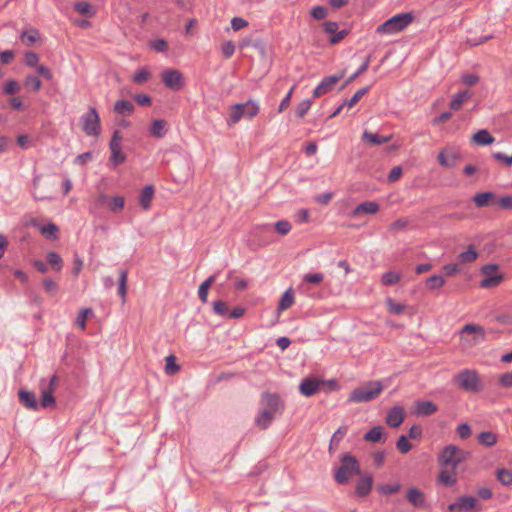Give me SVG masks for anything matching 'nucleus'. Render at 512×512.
Wrapping results in <instances>:
<instances>
[{
	"label": "nucleus",
	"mask_w": 512,
	"mask_h": 512,
	"mask_svg": "<svg viewBox=\"0 0 512 512\" xmlns=\"http://www.w3.org/2000/svg\"><path fill=\"white\" fill-rule=\"evenodd\" d=\"M404 417H405L404 408L402 406L396 405V406L392 407L389 410V412L387 413L386 423L390 427L396 428V427H399L403 423Z\"/></svg>",
	"instance_id": "15"
},
{
	"label": "nucleus",
	"mask_w": 512,
	"mask_h": 512,
	"mask_svg": "<svg viewBox=\"0 0 512 512\" xmlns=\"http://www.w3.org/2000/svg\"><path fill=\"white\" fill-rule=\"evenodd\" d=\"M312 103H313V100H310V99H305L302 102H300L296 107L297 117L303 118L309 111Z\"/></svg>",
	"instance_id": "53"
},
{
	"label": "nucleus",
	"mask_w": 512,
	"mask_h": 512,
	"mask_svg": "<svg viewBox=\"0 0 512 512\" xmlns=\"http://www.w3.org/2000/svg\"><path fill=\"white\" fill-rule=\"evenodd\" d=\"M437 158L441 166L446 168H452L456 165V162L460 158V155L455 151L445 149L438 154Z\"/></svg>",
	"instance_id": "18"
},
{
	"label": "nucleus",
	"mask_w": 512,
	"mask_h": 512,
	"mask_svg": "<svg viewBox=\"0 0 512 512\" xmlns=\"http://www.w3.org/2000/svg\"><path fill=\"white\" fill-rule=\"evenodd\" d=\"M380 209V206L375 201H365L360 203L355 207V209L351 212L353 217H356L360 214H376Z\"/></svg>",
	"instance_id": "19"
},
{
	"label": "nucleus",
	"mask_w": 512,
	"mask_h": 512,
	"mask_svg": "<svg viewBox=\"0 0 512 512\" xmlns=\"http://www.w3.org/2000/svg\"><path fill=\"white\" fill-rule=\"evenodd\" d=\"M370 87H364L359 89L349 100H346L345 103L349 108L355 106L358 101L369 91Z\"/></svg>",
	"instance_id": "52"
},
{
	"label": "nucleus",
	"mask_w": 512,
	"mask_h": 512,
	"mask_svg": "<svg viewBox=\"0 0 512 512\" xmlns=\"http://www.w3.org/2000/svg\"><path fill=\"white\" fill-rule=\"evenodd\" d=\"M127 280H128V272H127V270H120V272H119L118 294L121 297L123 303H125V301H126Z\"/></svg>",
	"instance_id": "34"
},
{
	"label": "nucleus",
	"mask_w": 512,
	"mask_h": 512,
	"mask_svg": "<svg viewBox=\"0 0 512 512\" xmlns=\"http://www.w3.org/2000/svg\"><path fill=\"white\" fill-rule=\"evenodd\" d=\"M74 9L78 13H80L82 15H86L88 17H93L96 13L95 10L93 9V7L88 2H84V1L76 2L74 4Z\"/></svg>",
	"instance_id": "45"
},
{
	"label": "nucleus",
	"mask_w": 512,
	"mask_h": 512,
	"mask_svg": "<svg viewBox=\"0 0 512 512\" xmlns=\"http://www.w3.org/2000/svg\"><path fill=\"white\" fill-rule=\"evenodd\" d=\"M241 104L243 105L244 116L251 119L259 113L260 108L257 102L248 100L246 103Z\"/></svg>",
	"instance_id": "44"
},
{
	"label": "nucleus",
	"mask_w": 512,
	"mask_h": 512,
	"mask_svg": "<svg viewBox=\"0 0 512 512\" xmlns=\"http://www.w3.org/2000/svg\"><path fill=\"white\" fill-rule=\"evenodd\" d=\"M20 91V85L16 80H9L4 86V92L7 95H13Z\"/></svg>",
	"instance_id": "63"
},
{
	"label": "nucleus",
	"mask_w": 512,
	"mask_h": 512,
	"mask_svg": "<svg viewBox=\"0 0 512 512\" xmlns=\"http://www.w3.org/2000/svg\"><path fill=\"white\" fill-rule=\"evenodd\" d=\"M38 35L39 34H38V31L36 29H31L29 31H23L20 38H21V41L26 46H31L37 40Z\"/></svg>",
	"instance_id": "49"
},
{
	"label": "nucleus",
	"mask_w": 512,
	"mask_h": 512,
	"mask_svg": "<svg viewBox=\"0 0 512 512\" xmlns=\"http://www.w3.org/2000/svg\"><path fill=\"white\" fill-rule=\"evenodd\" d=\"M385 304H386L387 310H388V312L390 314L400 315L405 310V305L404 304L396 302L391 297L386 298Z\"/></svg>",
	"instance_id": "38"
},
{
	"label": "nucleus",
	"mask_w": 512,
	"mask_h": 512,
	"mask_svg": "<svg viewBox=\"0 0 512 512\" xmlns=\"http://www.w3.org/2000/svg\"><path fill=\"white\" fill-rule=\"evenodd\" d=\"M213 311L217 315L226 316L228 313V305L226 302H224L222 300L214 301Z\"/></svg>",
	"instance_id": "59"
},
{
	"label": "nucleus",
	"mask_w": 512,
	"mask_h": 512,
	"mask_svg": "<svg viewBox=\"0 0 512 512\" xmlns=\"http://www.w3.org/2000/svg\"><path fill=\"white\" fill-rule=\"evenodd\" d=\"M445 284V280L442 276L432 275L427 278L426 285L428 289L435 290L442 287Z\"/></svg>",
	"instance_id": "51"
},
{
	"label": "nucleus",
	"mask_w": 512,
	"mask_h": 512,
	"mask_svg": "<svg viewBox=\"0 0 512 512\" xmlns=\"http://www.w3.org/2000/svg\"><path fill=\"white\" fill-rule=\"evenodd\" d=\"M262 400L265 402L266 408L255 419L256 425L262 429H267L276 415H281L285 409V403L276 393L264 392Z\"/></svg>",
	"instance_id": "1"
},
{
	"label": "nucleus",
	"mask_w": 512,
	"mask_h": 512,
	"mask_svg": "<svg viewBox=\"0 0 512 512\" xmlns=\"http://www.w3.org/2000/svg\"><path fill=\"white\" fill-rule=\"evenodd\" d=\"M92 314H93V310L90 308L81 309L79 311L77 319H76V325L80 329L85 330L87 318L89 315H92Z\"/></svg>",
	"instance_id": "50"
},
{
	"label": "nucleus",
	"mask_w": 512,
	"mask_h": 512,
	"mask_svg": "<svg viewBox=\"0 0 512 512\" xmlns=\"http://www.w3.org/2000/svg\"><path fill=\"white\" fill-rule=\"evenodd\" d=\"M471 139L479 146L490 145L495 141V138L485 129H481L474 133Z\"/></svg>",
	"instance_id": "24"
},
{
	"label": "nucleus",
	"mask_w": 512,
	"mask_h": 512,
	"mask_svg": "<svg viewBox=\"0 0 512 512\" xmlns=\"http://www.w3.org/2000/svg\"><path fill=\"white\" fill-rule=\"evenodd\" d=\"M165 372L167 375H175L179 370L180 366L176 363V357L174 355H169L165 359Z\"/></svg>",
	"instance_id": "47"
},
{
	"label": "nucleus",
	"mask_w": 512,
	"mask_h": 512,
	"mask_svg": "<svg viewBox=\"0 0 512 512\" xmlns=\"http://www.w3.org/2000/svg\"><path fill=\"white\" fill-rule=\"evenodd\" d=\"M152 49L156 52H166L168 50V42L165 39H156L150 43Z\"/></svg>",
	"instance_id": "64"
},
{
	"label": "nucleus",
	"mask_w": 512,
	"mask_h": 512,
	"mask_svg": "<svg viewBox=\"0 0 512 512\" xmlns=\"http://www.w3.org/2000/svg\"><path fill=\"white\" fill-rule=\"evenodd\" d=\"M413 19L411 12L397 14L379 25L376 31L380 34H394L404 30Z\"/></svg>",
	"instance_id": "5"
},
{
	"label": "nucleus",
	"mask_w": 512,
	"mask_h": 512,
	"mask_svg": "<svg viewBox=\"0 0 512 512\" xmlns=\"http://www.w3.org/2000/svg\"><path fill=\"white\" fill-rule=\"evenodd\" d=\"M125 205V199L122 196H115L111 199L109 203V209L112 212H118L121 211L124 208Z\"/></svg>",
	"instance_id": "56"
},
{
	"label": "nucleus",
	"mask_w": 512,
	"mask_h": 512,
	"mask_svg": "<svg viewBox=\"0 0 512 512\" xmlns=\"http://www.w3.org/2000/svg\"><path fill=\"white\" fill-rule=\"evenodd\" d=\"M393 138V135L382 136L376 133L365 131L362 135V140L371 145L378 146L384 143H388Z\"/></svg>",
	"instance_id": "21"
},
{
	"label": "nucleus",
	"mask_w": 512,
	"mask_h": 512,
	"mask_svg": "<svg viewBox=\"0 0 512 512\" xmlns=\"http://www.w3.org/2000/svg\"><path fill=\"white\" fill-rule=\"evenodd\" d=\"M371 56L369 55L365 61L362 63V65L358 68L355 73H353L341 86V90L344 89L346 86H348L350 83H352L354 80H356L361 74H363L369 67Z\"/></svg>",
	"instance_id": "37"
},
{
	"label": "nucleus",
	"mask_w": 512,
	"mask_h": 512,
	"mask_svg": "<svg viewBox=\"0 0 512 512\" xmlns=\"http://www.w3.org/2000/svg\"><path fill=\"white\" fill-rule=\"evenodd\" d=\"M497 480L504 486L512 485V471L506 468H500L496 471Z\"/></svg>",
	"instance_id": "39"
},
{
	"label": "nucleus",
	"mask_w": 512,
	"mask_h": 512,
	"mask_svg": "<svg viewBox=\"0 0 512 512\" xmlns=\"http://www.w3.org/2000/svg\"><path fill=\"white\" fill-rule=\"evenodd\" d=\"M396 447L402 454H406L412 449V445L405 435H401L398 438Z\"/></svg>",
	"instance_id": "54"
},
{
	"label": "nucleus",
	"mask_w": 512,
	"mask_h": 512,
	"mask_svg": "<svg viewBox=\"0 0 512 512\" xmlns=\"http://www.w3.org/2000/svg\"><path fill=\"white\" fill-rule=\"evenodd\" d=\"M242 117H244L243 105L240 103L232 105L229 110L227 124L233 126L238 123Z\"/></svg>",
	"instance_id": "27"
},
{
	"label": "nucleus",
	"mask_w": 512,
	"mask_h": 512,
	"mask_svg": "<svg viewBox=\"0 0 512 512\" xmlns=\"http://www.w3.org/2000/svg\"><path fill=\"white\" fill-rule=\"evenodd\" d=\"M496 207H498L499 209H502V210H511L512 209V196H509V195L502 196V197L497 196Z\"/></svg>",
	"instance_id": "57"
},
{
	"label": "nucleus",
	"mask_w": 512,
	"mask_h": 512,
	"mask_svg": "<svg viewBox=\"0 0 512 512\" xmlns=\"http://www.w3.org/2000/svg\"><path fill=\"white\" fill-rule=\"evenodd\" d=\"M455 381L465 391H480V378L475 370L465 369L456 375Z\"/></svg>",
	"instance_id": "6"
},
{
	"label": "nucleus",
	"mask_w": 512,
	"mask_h": 512,
	"mask_svg": "<svg viewBox=\"0 0 512 512\" xmlns=\"http://www.w3.org/2000/svg\"><path fill=\"white\" fill-rule=\"evenodd\" d=\"M38 228L41 231V233L47 238H58V227L54 223L49 222L47 225L39 226Z\"/></svg>",
	"instance_id": "46"
},
{
	"label": "nucleus",
	"mask_w": 512,
	"mask_h": 512,
	"mask_svg": "<svg viewBox=\"0 0 512 512\" xmlns=\"http://www.w3.org/2000/svg\"><path fill=\"white\" fill-rule=\"evenodd\" d=\"M383 435L384 428L382 426H374L364 435V440L372 443H377L383 439Z\"/></svg>",
	"instance_id": "32"
},
{
	"label": "nucleus",
	"mask_w": 512,
	"mask_h": 512,
	"mask_svg": "<svg viewBox=\"0 0 512 512\" xmlns=\"http://www.w3.org/2000/svg\"><path fill=\"white\" fill-rule=\"evenodd\" d=\"M292 226L289 221L287 220H280L275 223V230L280 235H286L290 232Z\"/></svg>",
	"instance_id": "60"
},
{
	"label": "nucleus",
	"mask_w": 512,
	"mask_h": 512,
	"mask_svg": "<svg viewBox=\"0 0 512 512\" xmlns=\"http://www.w3.org/2000/svg\"><path fill=\"white\" fill-rule=\"evenodd\" d=\"M345 71L340 72L337 75H331L324 77L319 85L313 91V98H318L328 92H330L334 86L344 77Z\"/></svg>",
	"instance_id": "12"
},
{
	"label": "nucleus",
	"mask_w": 512,
	"mask_h": 512,
	"mask_svg": "<svg viewBox=\"0 0 512 512\" xmlns=\"http://www.w3.org/2000/svg\"><path fill=\"white\" fill-rule=\"evenodd\" d=\"M18 395H19L20 402L26 408L31 409V410H37L38 403H37V400H36V396H35V394L33 392L26 391V390H20Z\"/></svg>",
	"instance_id": "23"
},
{
	"label": "nucleus",
	"mask_w": 512,
	"mask_h": 512,
	"mask_svg": "<svg viewBox=\"0 0 512 512\" xmlns=\"http://www.w3.org/2000/svg\"><path fill=\"white\" fill-rule=\"evenodd\" d=\"M348 432V426L343 425L340 426L336 432L332 435L330 443H329V453H333L334 450L338 447L341 440Z\"/></svg>",
	"instance_id": "28"
},
{
	"label": "nucleus",
	"mask_w": 512,
	"mask_h": 512,
	"mask_svg": "<svg viewBox=\"0 0 512 512\" xmlns=\"http://www.w3.org/2000/svg\"><path fill=\"white\" fill-rule=\"evenodd\" d=\"M47 263L56 272H59L62 270L63 260H62L61 256L56 252L51 251V252L47 253Z\"/></svg>",
	"instance_id": "35"
},
{
	"label": "nucleus",
	"mask_w": 512,
	"mask_h": 512,
	"mask_svg": "<svg viewBox=\"0 0 512 512\" xmlns=\"http://www.w3.org/2000/svg\"><path fill=\"white\" fill-rule=\"evenodd\" d=\"M438 481L447 487L454 486L457 482L455 469L452 468L451 471H449V470L440 471V473L438 475Z\"/></svg>",
	"instance_id": "29"
},
{
	"label": "nucleus",
	"mask_w": 512,
	"mask_h": 512,
	"mask_svg": "<svg viewBox=\"0 0 512 512\" xmlns=\"http://www.w3.org/2000/svg\"><path fill=\"white\" fill-rule=\"evenodd\" d=\"M381 381L372 380L353 389L348 397L349 403H365L376 399L383 391Z\"/></svg>",
	"instance_id": "2"
},
{
	"label": "nucleus",
	"mask_w": 512,
	"mask_h": 512,
	"mask_svg": "<svg viewBox=\"0 0 512 512\" xmlns=\"http://www.w3.org/2000/svg\"><path fill=\"white\" fill-rule=\"evenodd\" d=\"M325 381L319 380L316 377H307L303 379L299 385V391L306 397H311L319 392Z\"/></svg>",
	"instance_id": "13"
},
{
	"label": "nucleus",
	"mask_w": 512,
	"mask_h": 512,
	"mask_svg": "<svg viewBox=\"0 0 512 512\" xmlns=\"http://www.w3.org/2000/svg\"><path fill=\"white\" fill-rule=\"evenodd\" d=\"M470 456L471 453L469 451H465L455 445L450 444L442 449L438 456V463L442 467L451 466L453 469H456L459 464L467 460Z\"/></svg>",
	"instance_id": "4"
},
{
	"label": "nucleus",
	"mask_w": 512,
	"mask_h": 512,
	"mask_svg": "<svg viewBox=\"0 0 512 512\" xmlns=\"http://www.w3.org/2000/svg\"><path fill=\"white\" fill-rule=\"evenodd\" d=\"M361 472L359 461L350 453H345L340 457V466L335 469L334 479L344 485L349 482L352 476L359 475Z\"/></svg>",
	"instance_id": "3"
},
{
	"label": "nucleus",
	"mask_w": 512,
	"mask_h": 512,
	"mask_svg": "<svg viewBox=\"0 0 512 512\" xmlns=\"http://www.w3.org/2000/svg\"><path fill=\"white\" fill-rule=\"evenodd\" d=\"M328 14V9L324 6H315L311 9V15L316 20H323Z\"/></svg>",
	"instance_id": "61"
},
{
	"label": "nucleus",
	"mask_w": 512,
	"mask_h": 512,
	"mask_svg": "<svg viewBox=\"0 0 512 512\" xmlns=\"http://www.w3.org/2000/svg\"><path fill=\"white\" fill-rule=\"evenodd\" d=\"M405 498L412 506L416 508L423 507L426 501L424 492L417 487H410L406 491Z\"/></svg>",
	"instance_id": "16"
},
{
	"label": "nucleus",
	"mask_w": 512,
	"mask_h": 512,
	"mask_svg": "<svg viewBox=\"0 0 512 512\" xmlns=\"http://www.w3.org/2000/svg\"><path fill=\"white\" fill-rule=\"evenodd\" d=\"M42 85L41 80L35 75H28L24 80V86L27 90L37 92Z\"/></svg>",
	"instance_id": "42"
},
{
	"label": "nucleus",
	"mask_w": 512,
	"mask_h": 512,
	"mask_svg": "<svg viewBox=\"0 0 512 512\" xmlns=\"http://www.w3.org/2000/svg\"><path fill=\"white\" fill-rule=\"evenodd\" d=\"M376 489L382 495H391L400 491L401 484L399 482L394 484H378Z\"/></svg>",
	"instance_id": "40"
},
{
	"label": "nucleus",
	"mask_w": 512,
	"mask_h": 512,
	"mask_svg": "<svg viewBox=\"0 0 512 512\" xmlns=\"http://www.w3.org/2000/svg\"><path fill=\"white\" fill-rule=\"evenodd\" d=\"M41 177L39 175L35 176L33 179V198L36 201H42V200H48L51 199L50 193H42L38 191L39 185H40Z\"/></svg>",
	"instance_id": "48"
},
{
	"label": "nucleus",
	"mask_w": 512,
	"mask_h": 512,
	"mask_svg": "<svg viewBox=\"0 0 512 512\" xmlns=\"http://www.w3.org/2000/svg\"><path fill=\"white\" fill-rule=\"evenodd\" d=\"M472 201L477 208L496 207L497 194L492 191L476 193Z\"/></svg>",
	"instance_id": "14"
},
{
	"label": "nucleus",
	"mask_w": 512,
	"mask_h": 512,
	"mask_svg": "<svg viewBox=\"0 0 512 512\" xmlns=\"http://www.w3.org/2000/svg\"><path fill=\"white\" fill-rule=\"evenodd\" d=\"M491 156L493 159L501 163L503 166L512 167V155L507 156L502 152H493Z\"/></svg>",
	"instance_id": "55"
},
{
	"label": "nucleus",
	"mask_w": 512,
	"mask_h": 512,
	"mask_svg": "<svg viewBox=\"0 0 512 512\" xmlns=\"http://www.w3.org/2000/svg\"><path fill=\"white\" fill-rule=\"evenodd\" d=\"M167 122L163 119H157L152 122L150 133L156 138H163L167 134Z\"/></svg>",
	"instance_id": "25"
},
{
	"label": "nucleus",
	"mask_w": 512,
	"mask_h": 512,
	"mask_svg": "<svg viewBox=\"0 0 512 512\" xmlns=\"http://www.w3.org/2000/svg\"><path fill=\"white\" fill-rule=\"evenodd\" d=\"M122 134L119 130H115L112 134V138L109 143V148L111 151L110 162L117 166L126 161V154L122 151Z\"/></svg>",
	"instance_id": "10"
},
{
	"label": "nucleus",
	"mask_w": 512,
	"mask_h": 512,
	"mask_svg": "<svg viewBox=\"0 0 512 512\" xmlns=\"http://www.w3.org/2000/svg\"><path fill=\"white\" fill-rule=\"evenodd\" d=\"M82 130L88 136H99L101 132L100 117L94 107L89 108V111L81 117Z\"/></svg>",
	"instance_id": "7"
},
{
	"label": "nucleus",
	"mask_w": 512,
	"mask_h": 512,
	"mask_svg": "<svg viewBox=\"0 0 512 512\" xmlns=\"http://www.w3.org/2000/svg\"><path fill=\"white\" fill-rule=\"evenodd\" d=\"M154 196V187L152 185H147L141 191L139 197V203L144 210H147L151 206V201Z\"/></svg>",
	"instance_id": "26"
},
{
	"label": "nucleus",
	"mask_w": 512,
	"mask_h": 512,
	"mask_svg": "<svg viewBox=\"0 0 512 512\" xmlns=\"http://www.w3.org/2000/svg\"><path fill=\"white\" fill-rule=\"evenodd\" d=\"M470 97H471V94L467 90H464V91H461V92L455 94L452 97V100L450 101V104H449L450 109H452L454 111L459 110L461 108V106L463 105V103L466 102Z\"/></svg>",
	"instance_id": "31"
},
{
	"label": "nucleus",
	"mask_w": 512,
	"mask_h": 512,
	"mask_svg": "<svg viewBox=\"0 0 512 512\" xmlns=\"http://www.w3.org/2000/svg\"><path fill=\"white\" fill-rule=\"evenodd\" d=\"M41 405L44 408L50 407L55 404V398L53 396V392L49 390H43L41 396Z\"/></svg>",
	"instance_id": "58"
},
{
	"label": "nucleus",
	"mask_w": 512,
	"mask_h": 512,
	"mask_svg": "<svg viewBox=\"0 0 512 512\" xmlns=\"http://www.w3.org/2000/svg\"><path fill=\"white\" fill-rule=\"evenodd\" d=\"M161 79L164 85L174 91H179L184 86L183 75L179 70L167 69L162 72Z\"/></svg>",
	"instance_id": "11"
},
{
	"label": "nucleus",
	"mask_w": 512,
	"mask_h": 512,
	"mask_svg": "<svg viewBox=\"0 0 512 512\" xmlns=\"http://www.w3.org/2000/svg\"><path fill=\"white\" fill-rule=\"evenodd\" d=\"M499 266L497 264H486L482 266L481 273L484 278L480 281V287L484 289L497 287L503 280L504 276L498 274Z\"/></svg>",
	"instance_id": "8"
},
{
	"label": "nucleus",
	"mask_w": 512,
	"mask_h": 512,
	"mask_svg": "<svg viewBox=\"0 0 512 512\" xmlns=\"http://www.w3.org/2000/svg\"><path fill=\"white\" fill-rule=\"evenodd\" d=\"M294 303V292L292 288L287 289L284 294L282 295L279 304H278V310L284 311L289 309Z\"/></svg>",
	"instance_id": "33"
},
{
	"label": "nucleus",
	"mask_w": 512,
	"mask_h": 512,
	"mask_svg": "<svg viewBox=\"0 0 512 512\" xmlns=\"http://www.w3.org/2000/svg\"><path fill=\"white\" fill-rule=\"evenodd\" d=\"M438 411V406L432 401H418L415 413L419 416H430Z\"/></svg>",
	"instance_id": "22"
},
{
	"label": "nucleus",
	"mask_w": 512,
	"mask_h": 512,
	"mask_svg": "<svg viewBox=\"0 0 512 512\" xmlns=\"http://www.w3.org/2000/svg\"><path fill=\"white\" fill-rule=\"evenodd\" d=\"M114 111L121 115L131 114L134 111V105L128 100H119L114 105Z\"/></svg>",
	"instance_id": "36"
},
{
	"label": "nucleus",
	"mask_w": 512,
	"mask_h": 512,
	"mask_svg": "<svg viewBox=\"0 0 512 512\" xmlns=\"http://www.w3.org/2000/svg\"><path fill=\"white\" fill-rule=\"evenodd\" d=\"M43 286L45 291L50 295H55L59 289L58 284L50 278H45L43 280Z\"/></svg>",
	"instance_id": "62"
},
{
	"label": "nucleus",
	"mask_w": 512,
	"mask_h": 512,
	"mask_svg": "<svg viewBox=\"0 0 512 512\" xmlns=\"http://www.w3.org/2000/svg\"><path fill=\"white\" fill-rule=\"evenodd\" d=\"M401 279V274L395 271H388L382 275L381 283L384 286H392L397 284Z\"/></svg>",
	"instance_id": "43"
},
{
	"label": "nucleus",
	"mask_w": 512,
	"mask_h": 512,
	"mask_svg": "<svg viewBox=\"0 0 512 512\" xmlns=\"http://www.w3.org/2000/svg\"><path fill=\"white\" fill-rule=\"evenodd\" d=\"M482 506L474 496H461L448 505L449 512H480Z\"/></svg>",
	"instance_id": "9"
},
{
	"label": "nucleus",
	"mask_w": 512,
	"mask_h": 512,
	"mask_svg": "<svg viewBox=\"0 0 512 512\" xmlns=\"http://www.w3.org/2000/svg\"><path fill=\"white\" fill-rule=\"evenodd\" d=\"M478 442L484 447H492L498 442V436L491 431H484L478 434Z\"/></svg>",
	"instance_id": "30"
},
{
	"label": "nucleus",
	"mask_w": 512,
	"mask_h": 512,
	"mask_svg": "<svg viewBox=\"0 0 512 512\" xmlns=\"http://www.w3.org/2000/svg\"><path fill=\"white\" fill-rule=\"evenodd\" d=\"M372 485H373V476L370 475V474H367V475H364V476H361L357 483H356V487H355V492L357 494V496L359 497H366L371 489H372Z\"/></svg>",
	"instance_id": "17"
},
{
	"label": "nucleus",
	"mask_w": 512,
	"mask_h": 512,
	"mask_svg": "<svg viewBox=\"0 0 512 512\" xmlns=\"http://www.w3.org/2000/svg\"><path fill=\"white\" fill-rule=\"evenodd\" d=\"M478 257V252L475 250L473 245H470L468 249L458 255V259L462 263H471Z\"/></svg>",
	"instance_id": "41"
},
{
	"label": "nucleus",
	"mask_w": 512,
	"mask_h": 512,
	"mask_svg": "<svg viewBox=\"0 0 512 512\" xmlns=\"http://www.w3.org/2000/svg\"><path fill=\"white\" fill-rule=\"evenodd\" d=\"M473 334L474 335V344L483 342L485 340V330L482 326L477 324H466L460 331V335L463 334Z\"/></svg>",
	"instance_id": "20"
}]
</instances>
